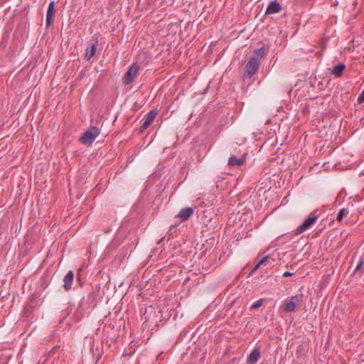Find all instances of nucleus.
<instances>
[{
    "label": "nucleus",
    "instance_id": "nucleus-19",
    "mask_svg": "<svg viewBox=\"0 0 364 364\" xmlns=\"http://www.w3.org/2000/svg\"><path fill=\"white\" fill-rule=\"evenodd\" d=\"M358 103H362L364 102V90L362 91V92L358 96Z\"/></svg>",
    "mask_w": 364,
    "mask_h": 364
},
{
    "label": "nucleus",
    "instance_id": "nucleus-13",
    "mask_svg": "<svg viewBox=\"0 0 364 364\" xmlns=\"http://www.w3.org/2000/svg\"><path fill=\"white\" fill-rule=\"evenodd\" d=\"M97 42L90 45L85 50V58L87 60L91 59L96 53Z\"/></svg>",
    "mask_w": 364,
    "mask_h": 364
},
{
    "label": "nucleus",
    "instance_id": "nucleus-8",
    "mask_svg": "<svg viewBox=\"0 0 364 364\" xmlns=\"http://www.w3.org/2000/svg\"><path fill=\"white\" fill-rule=\"evenodd\" d=\"M55 11V2L54 1H51L48 7L47 14H46V26L49 27L51 25L53 17Z\"/></svg>",
    "mask_w": 364,
    "mask_h": 364
},
{
    "label": "nucleus",
    "instance_id": "nucleus-21",
    "mask_svg": "<svg viewBox=\"0 0 364 364\" xmlns=\"http://www.w3.org/2000/svg\"><path fill=\"white\" fill-rule=\"evenodd\" d=\"M293 274L290 272H288V271H286L284 274H283V277H290Z\"/></svg>",
    "mask_w": 364,
    "mask_h": 364
},
{
    "label": "nucleus",
    "instance_id": "nucleus-12",
    "mask_svg": "<svg viewBox=\"0 0 364 364\" xmlns=\"http://www.w3.org/2000/svg\"><path fill=\"white\" fill-rule=\"evenodd\" d=\"M260 357V351L258 348H255L250 353L248 357V363L250 364H255L257 362Z\"/></svg>",
    "mask_w": 364,
    "mask_h": 364
},
{
    "label": "nucleus",
    "instance_id": "nucleus-1",
    "mask_svg": "<svg viewBox=\"0 0 364 364\" xmlns=\"http://www.w3.org/2000/svg\"><path fill=\"white\" fill-rule=\"evenodd\" d=\"M100 133V130L97 127H89L80 138V141L86 145H91L95 140V139L99 136Z\"/></svg>",
    "mask_w": 364,
    "mask_h": 364
},
{
    "label": "nucleus",
    "instance_id": "nucleus-20",
    "mask_svg": "<svg viewBox=\"0 0 364 364\" xmlns=\"http://www.w3.org/2000/svg\"><path fill=\"white\" fill-rule=\"evenodd\" d=\"M363 263V260L360 259V262H358V264H357V266L355 267V271H358L361 267Z\"/></svg>",
    "mask_w": 364,
    "mask_h": 364
},
{
    "label": "nucleus",
    "instance_id": "nucleus-22",
    "mask_svg": "<svg viewBox=\"0 0 364 364\" xmlns=\"http://www.w3.org/2000/svg\"><path fill=\"white\" fill-rule=\"evenodd\" d=\"M165 238V237H163L159 241V244H160L161 242H163V240Z\"/></svg>",
    "mask_w": 364,
    "mask_h": 364
},
{
    "label": "nucleus",
    "instance_id": "nucleus-9",
    "mask_svg": "<svg viewBox=\"0 0 364 364\" xmlns=\"http://www.w3.org/2000/svg\"><path fill=\"white\" fill-rule=\"evenodd\" d=\"M193 214V209L191 207L183 208L177 214L182 221L187 220Z\"/></svg>",
    "mask_w": 364,
    "mask_h": 364
},
{
    "label": "nucleus",
    "instance_id": "nucleus-18",
    "mask_svg": "<svg viewBox=\"0 0 364 364\" xmlns=\"http://www.w3.org/2000/svg\"><path fill=\"white\" fill-rule=\"evenodd\" d=\"M268 259V257H263L255 267L254 269L253 270H256L259 268V267L264 263Z\"/></svg>",
    "mask_w": 364,
    "mask_h": 364
},
{
    "label": "nucleus",
    "instance_id": "nucleus-14",
    "mask_svg": "<svg viewBox=\"0 0 364 364\" xmlns=\"http://www.w3.org/2000/svg\"><path fill=\"white\" fill-rule=\"evenodd\" d=\"M245 161L243 158H237L236 156H232L230 157L228 161V165L232 166H239L242 165Z\"/></svg>",
    "mask_w": 364,
    "mask_h": 364
},
{
    "label": "nucleus",
    "instance_id": "nucleus-15",
    "mask_svg": "<svg viewBox=\"0 0 364 364\" xmlns=\"http://www.w3.org/2000/svg\"><path fill=\"white\" fill-rule=\"evenodd\" d=\"M266 55V49L264 46H262L258 49L255 50V55L253 56H256L257 59H262Z\"/></svg>",
    "mask_w": 364,
    "mask_h": 364
},
{
    "label": "nucleus",
    "instance_id": "nucleus-2",
    "mask_svg": "<svg viewBox=\"0 0 364 364\" xmlns=\"http://www.w3.org/2000/svg\"><path fill=\"white\" fill-rule=\"evenodd\" d=\"M259 64V60L256 56L251 57L245 66V76L249 78L252 77L257 72Z\"/></svg>",
    "mask_w": 364,
    "mask_h": 364
},
{
    "label": "nucleus",
    "instance_id": "nucleus-4",
    "mask_svg": "<svg viewBox=\"0 0 364 364\" xmlns=\"http://www.w3.org/2000/svg\"><path fill=\"white\" fill-rule=\"evenodd\" d=\"M139 70V65L136 63H134L127 71L124 77L123 82L125 85L130 84L136 76Z\"/></svg>",
    "mask_w": 364,
    "mask_h": 364
},
{
    "label": "nucleus",
    "instance_id": "nucleus-16",
    "mask_svg": "<svg viewBox=\"0 0 364 364\" xmlns=\"http://www.w3.org/2000/svg\"><path fill=\"white\" fill-rule=\"evenodd\" d=\"M349 213L348 210L346 209V208H342L339 210L338 215H337V217H336V220L338 221H341L343 216L348 215Z\"/></svg>",
    "mask_w": 364,
    "mask_h": 364
},
{
    "label": "nucleus",
    "instance_id": "nucleus-17",
    "mask_svg": "<svg viewBox=\"0 0 364 364\" xmlns=\"http://www.w3.org/2000/svg\"><path fill=\"white\" fill-rule=\"evenodd\" d=\"M263 304V299H260L259 300H257L255 303H254L251 308L252 309H258L259 307H260Z\"/></svg>",
    "mask_w": 364,
    "mask_h": 364
},
{
    "label": "nucleus",
    "instance_id": "nucleus-11",
    "mask_svg": "<svg viewBox=\"0 0 364 364\" xmlns=\"http://www.w3.org/2000/svg\"><path fill=\"white\" fill-rule=\"evenodd\" d=\"M297 296L292 297L290 300L286 301L284 305V311L285 312H293L295 311L296 307V299Z\"/></svg>",
    "mask_w": 364,
    "mask_h": 364
},
{
    "label": "nucleus",
    "instance_id": "nucleus-3",
    "mask_svg": "<svg viewBox=\"0 0 364 364\" xmlns=\"http://www.w3.org/2000/svg\"><path fill=\"white\" fill-rule=\"evenodd\" d=\"M318 217L313 215L306 218L301 225H299L294 230V235H298L306 230H309L311 225L317 220Z\"/></svg>",
    "mask_w": 364,
    "mask_h": 364
},
{
    "label": "nucleus",
    "instance_id": "nucleus-5",
    "mask_svg": "<svg viewBox=\"0 0 364 364\" xmlns=\"http://www.w3.org/2000/svg\"><path fill=\"white\" fill-rule=\"evenodd\" d=\"M157 113L158 112L156 109H154L150 110L147 114H145L143 119V123L140 127L141 131H144L149 127V125L154 122V119L156 118Z\"/></svg>",
    "mask_w": 364,
    "mask_h": 364
},
{
    "label": "nucleus",
    "instance_id": "nucleus-10",
    "mask_svg": "<svg viewBox=\"0 0 364 364\" xmlns=\"http://www.w3.org/2000/svg\"><path fill=\"white\" fill-rule=\"evenodd\" d=\"M345 68L346 65L343 63H340L333 68H330L328 70L335 77H341Z\"/></svg>",
    "mask_w": 364,
    "mask_h": 364
},
{
    "label": "nucleus",
    "instance_id": "nucleus-6",
    "mask_svg": "<svg viewBox=\"0 0 364 364\" xmlns=\"http://www.w3.org/2000/svg\"><path fill=\"white\" fill-rule=\"evenodd\" d=\"M282 10V6L279 3L276 1H272L269 3L266 9L265 14L269 15L279 13Z\"/></svg>",
    "mask_w": 364,
    "mask_h": 364
},
{
    "label": "nucleus",
    "instance_id": "nucleus-7",
    "mask_svg": "<svg viewBox=\"0 0 364 364\" xmlns=\"http://www.w3.org/2000/svg\"><path fill=\"white\" fill-rule=\"evenodd\" d=\"M74 279V273L72 270L68 271L63 279V288L65 291L71 289L73 282Z\"/></svg>",
    "mask_w": 364,
    "mask_h": 364
}]
</instances>
